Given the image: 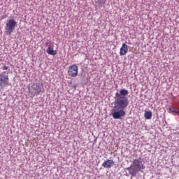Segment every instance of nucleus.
<instances>
[{"mask_svg": "<svg viewBox=\"0 0 179 179\" xmlns=\"http://www.w3.org/2000/svg\"><path fill=\"white\" fill-rule=\"evenodd\" d=\"M9 85V73L3 71L0 73V89H3L5 86Z\"/></svg>", "mask_w": 179, "mask_h": 179, "instance_id": "5", "label": "nucleus"}, {"mask_svg": "<svg viewBox=\"0 0 179 179\" xmlns=\"http://www.w3.org/2000/svg\"><path fill=\"white\" fill-rule=\"evenodd\" d=\"M144 117L146 120H150V118H152V112L151 111L145 112Z\"/></svg>", "mask_w": 179, "mask_h": 179, "instance_id": "10", "label": "nucleus"}, {"mask_svg": "<svg viewBox=\"0 0 179 179\" xmlns=\"http://www.w3.org/2000/svg\"><path fill=\"white\" fill-rule=\"evenodd\" d=\"M45 45L48 47V49L46 50L47 54L49 55H57V50H54V43L51 42H47Z\"/></svg>", "mask_w": 179, "mask_h": 179, "instance_id": "7", "label": "nucleus"}, {"mask_svg": "<svg viewBox=\"0 0 179 179\" xmlns=\"http://www.w3.org/2000/svg\"><path fill=\"white\" fill-rule=\"evenodd\" d=\"M79 72L78 67L76 64L70 65L68 69V75L71 78H76L78 76V73Z\"/></svg>", "mask_w": 179, "mask_h": 179, "instance_id": "6", "label": "nucleus"}, {"mask_svg": "<svg viewBox=\"0 0 179 179\" xmlns=\"http://www.w3.org/2000/svg\"><path fill=\"white\" fill-rule=\"evenodd\" d=\"M2 69H3V71H8V69H9V67L4 66H3Z\"/></svg>", "mask_w": 179, "mask_h": 179, "instance_id": "11", "label": "nucleus"}, {"mask_svg": "<svg viewBox=\"0 0 179 179\" xmlns=\"http://www.w3.org/2000/svg\"><path fill=\"white\" fill-rule=\"evenodd\" d=\"M114 166V160L113 159H107L102 164V167L104 169H111Z\"/></svg>", "mask_w": 179, "mask_h": 179, "instance_id": "8", "label": "nucleus"}, {"mask_svg": "<svg viewBox=\"0 0 179 179\" xmlns=\"http://www.w3.org/2000/svg\"><path fill=\"white\" fill-rule=\"evenodd\" d=\"M120 94L116 93L117 99L115 101L114 108L112 110L113 118L115 120H120L122 117H125L126 112L125 108L128 107L129 102L128 101V98L122 96H127L128 90H121Z\"/></svg>", "mask_w": 179, "mask_h": 179, "instance_id": "1", "label": "nucleus"}, {"mask_svg": "<svg viewBox=\"0 0 179 179\" xmlns=\"http://www.w3.org/2000/svg\"><path fill=\"white\" fill-rule=\"evenodd\" d=\"M17 26V22L15 20H9L6 23L5 33L7 36H10L15 31V27Z\"/></svg>", "mask_w": 179, "mask_h": 179, "instance_id": "3", "label": "nucleus"}, {"mask_svg": "<svg viewBox=\"0 0 179 179\" xmlns=\"http://www.w3.org/2000/svg\"><path fill=\"white\" fill-rule=\"evenodd\" d=\"M29 93L31 97H34V96H38V94L41 93V84H40V83H33L31 87L29 88Z\"/></svg>", "mask_w": 179, "mask_h": 179, "instance_id": "4", "label": "nucleus"}, {"mask_svg": "<svg viewBox=\"0 0 179 179\" xmlns=\"http://www.w3.org/2000/svg\"><path fill=\"white\" fill-rule=\"evenodd\" d=\"M128 52V45L127 43H122L120 48V55H125Z\"/></svg>", "mask_w": 179, "mask_h": 179, "instance_id": "9", "label": "nucleus"}, {"mask_svg": "<svg viewBox=\"0 0 179 179\" xmlns=\"http://www.w3.org/2000/svg\"><path fill=\"white\" fill-rule=\"evenodd\" d=\"M132 163L133 164L130 167L127 168V171L131 176H135V173H136V171L145 170V165H143L141 158L134 159Z\"/></svg>", "mask_w": 179, "mask_h": 179, "instance_id": "2", "label": "nucleus"}]
</instances>
